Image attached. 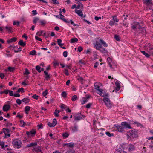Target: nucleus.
<instances>
[{"label": "nucleus", "mask_w": 153, "mask_h": 153, "mask_svg": "<svg viewBox=\"0 0 153 153\" xmlns=\"http://www.w3.org/2000/svg\"><path fill=\"white\" fill-rule=\"evenodd\" d=\"M100 83H99L98 82H96L94 84V88L96 89L97 90L99 91V90L100 88Z\"/></svg>", "instance_id": "4468645a"}, {"label": "nucleus", "mask_w": 153, "mask_h": 153, "mask_svg": "<svg viewBox=\"0 0 153 153\" xmlns=\"http://www.w3.org/2000/svg\"><path fill=\"white\" fill-rule=\"evenodd\" d=\"M8 69L9 71L13 72L14 71L15 68L14 67H9L8 68Z\"/></svg>", "instance_id": "c756f323"}, {"label": "nucleus", "mask_w": 153, "mask_h": 153, "mask_svg": "<svg viewBox=\"0 0 153 153\" xmlns=\"http://www.w3.org/2000/svg\"><path fill=\"white\" fill-rule=\"evenodd\" d=\"M16 46L17 47L16 49H18V50H15V53H18V52H20L22 51L21 47H19L18 48V46Z\"/></svg>", "instance_id": "e433bc0d"}, {"label": "nucleus", "mask_w": 153, "mask_h": 153, "mask_svg": "<svg viewBox=\"0 0 153 153\" xmlns=\"http://www.w3.org/2000/svg\"><path fill=\"white\" fill-rule=\"evenodd\" d=\"M0 145L3 149H4V150L6 151L10 152L11 149L8 147V146L7 145H4V144H0Z\"/></svg>", "instance_id": "9d476101"}, {"label": "nucleus", "mask_w": 153, "mask_h": 153, "mask_svg": "<svg viewBox=\"0 0 153 153\" xmlns=\"http://www.w3.org/2000/svg\"><path fill=\"white\" fill-rule=\"evenodd\" d=\"M97 50H99L101 52L103 53H106L107 52V51L106 50H105L104 48H103L102 47V46L101 47V48H100L99 49H97Z\"/></svg>", "instance_id": "6ab92c4d"}, {"label": "nucleus", "mask_w": 153, "mask_h": 153, "mask_svg": "<svg viewBox=\"0 0 153 153\" xmlns=\"http://www.w3.org/2000/svg\"><path fill=\"white\" fill-rule=\"evenodd\" d=\"M89 97V96H87L85 98V100L82 101V104H85L88 101Z\"/></svg>", "instance_id": "412c9836"}, {"label": "nucleus", "mask_w": 153, "mask_h": 153, "mask_svg": "<svg viewBox=\"0 0 153 153\" xmlns=\"http://www.w3.org/2000/svg\"><path fill=\"white\" fill-rule=\"evenodd\" d=\"M58 44L59 46L62 45V44L61 43L62 42V40L60 39H59L57 40V41Z\"/></svg>", "instance_id": "8fccbe9b"}, {"label": "nucleus", "mask_w": 153, "mask_h": 153, "mask_svg": "<svg viewBox=\"0 0 153 153\" xmlns=\"http://www.w3.org/2000/svg\"><path fill=\"white\" fill-rule=\"evenodd\" d=\"M77 79L78 80L80 81V82H81V83L82 84H83L82 81H83V78H82V77H79V78H78Z\"/></svg>", "instance_id": "864d4df0"}, {"label": "nucleus", "mask_w": 153, "mask_h": 153, "mask_svg": "<svg viewBox=\"0 0 153 153\" xmlns=\"http://www.w3.org/2000/svg\"><path fill=\"white\" fill-rule=\"evenodd\" d=\"M39 20V18L37 17H35L33 21V22L34 24H36L37 21Z\"/></svg>", "instance_id": "603ef678"}, {"label": "nucleus", "mask_w": 153, "mask_h": 153, "mask_svg": "<svg viewBox=\"0 0 153 153\" xmlns=\"http://www.w3.org/2000/svg\"><path fill=\"white\" fill-rule=\"evenodd\" d=\"M36 151L39 152H41V147L39 146L38 148H36L35 149Z\"/></svg>", "instance_id": "bf43d9fd"}, {"label": "nucleus", "mask_w": 153, "mask_h": 153, "mask_svg": "<svg viewBox=\"0 0 153 153\" xmlns=\"http://www.w3.org/2000/svg\"><path fill=\"white\" fill-rule=\"evenodd\" d=\"M64 146H67L70 148H72L74 146V144H64Z\"/></svg>", "instance_id": "58836bf2"}, {"label": "nucleus", "mask_w": 153, "mask_h": 153, "mask_svg": "<svg viewBox=\"0 0 153 153\" xmlns=\"http://www.w3.org/2000/svg\"><path fill=\"white\" fill-rule=\"evenodd\" d=\"M24 90L23 88L21 87L18 89L17 92L18 93L21 92L22 93H24Z\"/></svg>", "instance_id": "473e14b6"}, {"label": "nucleus", "mask_w": 153, "mask_h": 153, "mask_svg": "<svg viewBox=\"0 0 153 153\" xmlns=\"http://www.w3.org/2000/svg\"><path fill=\"white\" fill-rule=\"evenodd\" d=\"M30 109V107L29 106H26L25 107V111L26 114H27L28 113V112L29 111Z\"/></svg>", "instance_id": "393cba45"}, {"label": "nucleus", "mask_w": 153, "mask_h": 153, "mask_svg": "<svg viewBox=\"0 0 153 153\" xmlns=\"http://www.w3.org/2000/svg\"><path fill=\"white\" fill-rule=\"evenodd\" d=\"M41 68V67L39 65L36 66V69L38 71L39 73L41 72V70H40Z\"/></svg>", "instance_id": "79ce46f5"}, {"label": "nucleus", "mask_w": 153, "mask_h": 153, "mask_svg": "<svg viewBox=\"0 0 153 153\" xmlns=\"http://www.w3.org/2000/svg\"><path fill=\"white\" fill-rule=\"evenodd\" d=\"M144 3L146 5H148L150 4H152V0H145Z\"/></svg>", "instance_id": "f3484780"}, {"label": "nucleus", "mask_w": 153, "mask_h": 153, "mask_svg": "<svg viewBox=\"0 0 153 153\" xmlns=\"http://www.w3.org/2000/svg\"><path fill=\"white\" fill-rule=\"evenodd\" d=\"M56 18H59L61 20H62L63 21L65 22L66 23H69V21H67L66 19L64 18H62L61 16L59 17L58 15H55V16Z\"/></svg>", "instance_id": "a211bd4d"}, {"label": "nucleus", "mask_w": 153, "mask_h": 153, "mask_svg": "<svg viewBox=\"0 0 153 153\" xmlns=\"http://www.w3.org/2000/svg\"><path fill=\"white\" fill-rule=\"evenodd\" d=\"M64 73L67 76H68L69 74L68 71L67 69H65Z\"/></svg>", "instance_id": "13d9d810"}, {"label": "nucleus", "mask_w": 153, "mask_h": 153, "mask_svg": "<svg viewBox=\"0 0 153 153\" xmlns=\"http://www.w3.org/2000/svg\"><path fill=\"white\" fill-rule=\"evenodd\" d=\"M121 150L120 149H118L115 151V153H121Z\"/></svg>", "instance_id": "774afa93"}, {"label": "nucleus", "mask_w": 153, "mask_h": 153, "mask_svg": "<svg viewBox=\"0 0 153 153\" xmlns=\"http://www.w3.org/2000/svg\"><path fill=\"white\" fill-rule=\"evenodd\" d=\"M134 149V146H133L131 145H131L129 146V150L130 151H133Z\"/></svg>", "instance_id": "f704fd0d"}, {"label": "nucleus", "mask_w": 153, "mask_h": 153, "mask_svg": "<svg viewBox=\"0 0 153 153\" xmlns=\"http://www.w3.org/2000/svg\"><path fill=\"white\" fill-rule=\"evenodd\" d=\"M20 123L21 125V127H24L26 125V123L23 120L20 121Z\"/></svg>", "instance_id": "2f4dec72"}, {"label": "nucleus", "mask_w": 153, "mask_h": 153, "mask_svg": "<svg viewBox=\"0 0 153 153\" xmlns=\"http://www.w3.org/2000/svg\"><path fill=\"white\" fill-rule=\"evenodd\" d=\"M67 95V93L65 91H63L61 93V95L62 96L65 98L66 97Z\"/></svg>", "instance_id": "a19ab883"}, {"label": "nucleus", "mask_w": 153, "mask_h": 153, "mask_svg": "<svg viewBox=\"0 0 153 153\" xmlns=\"http://www.w3.org/2000/svg\"><path fill=\"white\" fill-rule=\"evenodd\" d=\"M115 85L116 87H115L114 91L115 92L118 91L120 89V84L119 81L118 80H117L115 82ZM114 90L113 91V92H114Z\"/></svg>", "instance_id": "f8f14e48"}, {"label": "nucleus", "mask_w": 153, "mask_h": 153, "mask_svg": "<svg viewBox=\"0 0 153 153\" xmlns=\"http://www.w3.org/2000/svg\"><path fill=\"white\" fill-rule=\"evenodd\" d=\"M30 73L29 72L28 70L26 68L25 70V72L24 73L25 75H28Z\"/></svg>", "instance_id": "5fc2aeb1"}, {"label": "nucleus", "mask_w": 153, "mask_h": 153, "mask_svg": "<svg viewBox=\"0 0 153 153\" xmlns=\"http://www.w3.org/2000/svg\"><path fill=\"white\" fill-rule=\"evenodd\" d=\"M99 91V93L98 94L100 95L101 96L104 97L106 96L108 97V94L106 93L105 91L102 89H100Z\"/></svg>", "instance_id": "423d86ee"}, {"label": "nucleus", "mask_w": 153, "mask_h": 153, "mask_svg": "<svg viewBox=\"0 0 153 153\" xmlns=\"http://www.w3.org/2000/svg\"><path fill=\"white\" fill-rule=\"evenodd\" d=\"M114 20H113V19L109 22V25L111 26H112L114 25Z\"/></svg>", "instance_id": "a18cd8bd"}, {"label": "nucleus", "mask_w": 153, "mask_h": 153, "mask_svg": "<svg viewBox=\"0 0 153 153\" xmlns=\"http://www.w3.org/2000/svg\"><path fill=\"white\" fill-rule=\"evenodd\" d=\"M77 96L76 95H74L71 99V100L72 101H75L77 100Z\"/></svg>", "instance_id": "c9c22d12"}, {"label": "nucleus", "mask_w": 153, "mask_h": 153, "mask_svg": "<svg viewBox=\"0 0 153 153\" xmlns=\"http://www.w3.org/2000/svg\"><path fill=\"white\" fill-rule=\"evenodd\" d=\"M71 128L73 132H75L77 131V127L76 126H74V127H71Z\"/></svg>", "instance_id": "4c0bfd02"}, {"label": "nucleus", "mask_w": 153, "mask_h": 153, "mask_svg": "<svg viewBox=\"0 0 153 153\" xmlns=\"http://www.w3.org/2000/svg\"><path fill=\"white\" fill-rule=\"evenodd\" d=\"M67 54H68V53H67V51H64L63 52V55L65 57H67Z\"/></svg>", "instance_id": "69168bd1"}, {"label": "nucleus", "mask_w": 153, "mask_h": 153, "mask_svg": "<svg viewBox=\"0 0 153 153\" xmlns=\"http://www.w3.org/2000/svg\"><path fill=\"white\" fill-rule=\"evenodd\" d=\"M75 12L78 14L79 16H80L81 17H82L83 15L82 11L76 10H75Z\"/></svg>", "instance_id": "dca6fc26"}, {"label": "nucleus", "mask_w": 153, "mask_h": 153, "mask_svg": "<svg viewBox=\"0 0 153 153\" xmlns=\"http://www.w3.org/2000/svg\"><path fill=\"white\" fill-rule=\"evenodd\" d=\"M68 135L69 134H68L66 132L64 133H63L62 134V136L63 137H65V138L67 137L68 136Z\"/></svg>", "instance_id": "09e8293b"}, {"label": "nucleus", "mask_w": 153, "mask_h": 153, "mask_svg": "<svg viewBox=\"0 0 153 153\" xmlns=\"http://www.w3.org/2000/svg\"><path fill=\"white\" fill-rule=\"evenodd\" d=\"M100 40H101V39L97 38L95 43L94 44V47L96 49H99V48H101V47L102 46Z\"/></svg>", "instance_id": "20e7f679"}, {"label": "nucleus", "mask_w": 153, "mask_h": 153, "mask_svg": "<svg viewBox=\"0 0 153 153\" xmlns=\"http://www.w3.org/2000/svg\"><path fill=\"white\" fill-rule=\"evenodd\" d=\"M52 1V3L53 4H59V2L57 0H51Z\"/></svg>", "instance_id": "052dcab7"}, {"label": "nucleus", "mask_w": 153, "mask_h": 153, "mask_svg": "<svg viewBox=\"0 0 153 153\" xmlns=\"http://www.w3.org/2000/svg\"><path fill=\"white\" fill-rule=\"evenodd\" d=\"M141 52L143 53V55H145V56L147 57H149L150 56V55L149 54V53H146V52L144 51H141Z\"/></svg>", "instance_id": "a878e982"}, {"label": "nucleus", "mask_w": 153, "mask_h": 153, "mask_svg": "<svg viewBox=\"0 0 153 153\" xmlns=\"http://www.w3.org/2000/svg\"><path fill=\"white\" fill-rule=\"evenodd\" d=\"M121 125L123 128H128L129 129H131V125L128 124L126 122H122L121 123Z\"/></svg>", "instance_id": "6e6552de"}, {"label": "nucleus", "mask_w": 153, "mask_h": 153, "mask_svg": "<svg viewBox=\"0 0 153 153\" xmlns=\"http://www.w3.org/2000/svg\"><path fill=\"white\" fill-rule=\"evenodd\" d=\"M107 60L108 62V64H110L111 63V62H112V60H111V59L110 57H108L107 58Z\"/></svg>", "instance_id": "4d7b16f0"}, {"label": "nucleus", "mask_w": 153, "mask_h": 153, "mask_svg": "<svg viewBox=\"0 0 153 153\" xmlns=\"http://www.w3.org/2000/svg\"><path fill=\"white\" fill-rule=\"evenodd\" d=\"M10 131V130L7 128H4L3 129V132L5 133V132H7V133H8Z\"/></svg>", "instance_id": "c85d7f7f"}, {"label": "nucleus", "mask_w": 153, "mask_h": 153, "mask_svg": "<svg viewBox=\"0 0 153 153\" xmlns=\"http://www.w3.org/2000/svg\"><path fill=\"white\" fill-rule=\"evenodd\" d=\"M131 28L135 31L141 30L144 32V30H145L144 27H141L139 22H134L132 24Z\"/></svg>", "instance_id": "f03ea898"}, {"label": "nucleus", "mask_w": 153, "mask_h": 153, "mask_svg": "<svg viewBox=\"0 0 153 153\" xmlns=\"http://www.w3.org/2000/svg\"><path fill=\"white\" fill-rule=\"evenodd\" d=\"M17 47L16 46H14L13 45H11L9 46V48L10 49L14 50L15 52V50H16Z\"/></svg>", "instance_id": "cd10ccee"}, {"label": "nucleus", "mask_w": 153, "mask_h": 153, "mask_svg": "<svg viewBox=\"0 0 153 153\" xmlns=\"http://www.w3.org/2000/svg\"><path fill=\"white\" fill-rule=\"evenodd\" d=\"M9 93L10 96H14V94H13V92L12 91L9 90Z\"/></svg>", "instance_id": "680f3d73"}, {"label": "nucleus", "mask_w": 153, "mask_h": 153, "mask_svg": "<svg viewBox=\"0 0 153 153\" xmlns=\"http://www.w3.org/2000/svg\"><path fill=\"white\" fill-rule=\"evenodd\" d=\"M43 33V31H38L36 34V35H37L39 36H40L42 35V34Z\"/></svg>", "instance_id": "6e6d98bb"}, {"label": "nucleus", "mask_w": 153, "mask_h": 153, "mask_svg": "<svg viewBox=\"0 0 153 153\" xmlns=\"http://www.w3.org/2000/svg\"><path fill=\"white\" fill-rule=\"evenodd\" d=\"M20 24V22L19 21H17L16 22L15 21H13V25H16L17 26H19Z\"/></svg>", "instance_id": "c03bdc74"}, {"label": "nucleus", "mask_w": 153, "mask_h": 153, "mask_svg": "<svg viewBox=\"0 0 153 153\" xmlns=\"http://www.w3.org/2000/svg\"><path fill=\"white\" fill-rule=\"evenodd\" d=\"M114 38L117 40V41H119L120 40V36H119L117 35H114Z\"/></svg>", "instance_id": "7c9ffc66"}, {"label": "nucleus", "mask_w": 153, "mask_h": 153, "mask_svg": "<svg viewBox=\"0 0 153 153\" xmlns=\"http://www.w3.org/2000/svg\"><path fill=\"white\" fill-rule=\"evenodd\" d=\"M48 93V90L46 89L45 91H44L42 93V95L43 96L45 97L46 96Z\"/></svg>", "instance_id": "37998d69"}, {"label": "nucleus", "mask_w": 153, "mask_h": 153, "mask_svg": "<svg viewBox=\"0 0 153 153\" xmlns=\"http://www.w3.org/2000/svg\"><path fill=\"white\" fill-rule=\"evenodd\" d=\"M137 133V131L135 129L130 131L127 134L128 140H132L134 137H138Z\"/></svg>", "instance_id": "7ed1b4c3"}, {"label": "nucleus", "mask_w": 153, "mask_h": 153, "mask_svg": "<svg viewBox=\"0 0 153 153\" xmlns=\"http://www.w3.org/2000/svg\"><path fill=\"white\" fill-rule=\"evenodd\" d=\"M104 101L105 105L107 107L110 108L111 106V104L110 103V100L107 98H104L103 99Z\"/></svg>", "instance_id": "0eeeda50"}, {"label": "nucleus", "mask_w": 153, "mask_h": 153, "mask_svg": "<svg viewBox=\"0 0 153 153\" xmlns=\"http://www.w3.org/2000/svg\"><path fill=\"white\" fill-rule=\"evenodd\" d=\"M5 28L6 29V31L8 32H12L13 31L12 30V27L8 26H6L5 27Z\"/></svg>", "instance_id": "5701e85b"}, {"label": "nucleus", "mask_w": 153, "mask_h": 153, "mask_svg": "<svg viewBox=\"0 0 153 153\" xmlns=\"http://www.w3.org/2000/svg\"><path fill=\"white\" fill-rule=\"evenodd\" d=\"M106 134L109 137L113 136H114V134L113 133H110V132L108 131L106 132H105Z\"/></svg>", "instance_id": "ea45409f"}, {"label": "nucleus", "mask_w": 153, "mask_h": 153, "mask_svg": "<svg viewBox=\"0 0 153 153\" xmlns=\"http://www.w3.org/2000/svg\"><path fill=\"white\" fill-rule=\"evenodd\" d=\"M114 126H115V129L116 130H118V131L122 132L124 131V128L122 126H120L117 125H115Z\"/></svg>", "instance_id": "9b49d317"}, {"label": "nucleus", "mask_w": 153, "mask_h": 153, "mask_svg": "<svg viewBox=\"0 0 153 153\" xmlns=\"http://www.w3.org/2000/svg\"><path fill=\"white\" fill-rule=\"evenodd\" d=\"M10 108V106L9 105L6 104L4 105L3 107V110L4 111H8Z\"/></svg>", "instance_id": "ddd939ff"}, {"label": "nucleus", "mask_w": 153, "mask_h": 153, "mask_svg": "<svg viewBox=\"0 0 153 153\" xmlns=\"http://www.w3.org/2000/svg\"><path fill=\"white\" fill-rule=\"evenodd\" d=\"M78 51L79 52H80L83 50V48L81 46H79L78 48Z\"/></svg>", "instance_id": "e2e57ef3"}, {"label": "nucleus", "mask_w": 153, "mask_h": 153, "mask_svg": "<svg viewBox=\"0 0 153 153\" xmlns=\"http://www.w3.org/2000/svg\"><path fill=\"white\" fill-rule=\"evenodd\" d=\"M85 116L82 115L81 113H76L74 116V120H75L78 121L81 119L82 117H85Z\"/></svg>", "instance_id": "39448f33"}, {"label": "nucleus", "mask_w": 153, "mask_h": 153, "mask_svg": "<svg viewBox=\"0 0 153 153\" xmlns=\"http://www.w3.org/2000/svg\"><path fill=\"white\" fill-rule=\"evenodd\" d=\"M21 100L19 99H17L16 100V103L18 105H20L21 104Z\"/></svg>", "instance_id": "49530a36"}, {"label": "nucleus", "mask_w": 153, "mask_h": 153, "mask_svg": "<svg viewBox=\"0 0 153 153\" xmlns=\"http://www.w3.org/2000/svg\"><path fill=\"white\" fill-rule=\"evenodd\" d=\"M44 73L45 75V78L47 80H48L50 78V74H48V73L46 71H44Z\"/></svg>", "instance_id": "aec40b11"}, {"label": "nucleus", "mask_w": 153, "mask_h": 153, "mask_svg": "<svg viewBox=\"0 0 153 153\" xmlns=\"http://www.w3.org/2000/svg\"><path fill=\"white\" fill-rule=\"evenodd\" d=\"M21 101L22 102H24L25 103H27L30 102V100L27 98H25L22 100Z\"/></svg>", "instance_id": "b1692460"}, {"label": "nucleus", "mask_w": 153, "mask_h": 153, "mask_svg": "<svg viewBox=\"0 0 153 153\" xmlns=\"http://www.w3.org/2000/svg\"><path fill=\"white\" fill-rule=\"evenodd\" d=\"M18 44L24 47L26 43V42H24L23 40H20Z\"/></svg>", "instance_id": "2eb2a0df"}, {"label": "nucleus", "mask_w": 153, "mask_h": 153, "mask_svg": "<svg viewBox=\"0 0 153 153\" xmlns=\"http://www.w3.org/2000/svg\"><path fill=\"white\" fill-rule=\"evenodd\" d=\"M91 105L92 104L89 103L86 105L85 107L87 108H89L91 107Z\"/></svg>", "instance_id": "0e129e2a"}, {"label": "nucleus", "mask_w": 153, "mask_h": 153, "mask_svg": "<svg viewBox=\"0 0 153 153\" xmlns=\"http://www.w3.org/2000/svg\"><path fill=\"white\" fill-rule=\"evenodd\" d=\"M78 40L77 38H74L71 39L70 42L71 43H73L77 42Z\"/></svg>", "instance_id": "4be33fe9"}, {"label": "nucleus", "mask_w": 153, "mask_h": 153, "mask_svg": "<svg viewBox=\"0 0 153 153\" xmlns=\"http://www.w3.org/2000/svg\"><path fill=\"white\" fill-rule=\"evenodd\" d=\"M12 143H22L21 141L18 139L14 140Z\"/></svg>", "instance_id": "bb28decb"}, {"label": "nucleus", "mask_w": 153, "mask_h": 153, "mask_svg": "<svg viewBox=\"0 0 153 153\" xmlns=\"http://www.w3.org/2000/svg\"><path fill=\"white\" fill-rule=\"evenodd\" d=\"M4 73H0V77L2 79L4 78Z\"/></svg>", "instance_id": "338daca9"}, {"label": "nucleus", "mask_w": 153, "mask_h": 153, "mask_svg": "<svg viewBox=\"0 0 153 153\" xmlns=\"http://www.w3.org/2000/svg\"><path fill=\"white\" fill-rule=\"evenodd\" d=\"M57 123L56 119V118H54L53 120L52 123L51 124L50 122H49L48 123V125L50 127H53L55 126Z\"/></svg>", "instance_id": "1a4fd4ad"}, {"label": "nucleus", "mask_w": 153, "mask_h": 153, "mask_svg": "<svg viewBox=\"0 0 153 153\" xmlns=\"http://www.w3.org/2000/svg\"><path fill=\"white\" fill-rule=\"evenodd\" d=\"M36 133V131L35 130L32 129L30 131H27L26 134L27 135L28 138L25 137L23 139V142L25 143L29 142L30 140V138L31 137H34Z\"/></svg>", "instance_id": "f257e3e1"}, {"label": "nucleus", "mask_w": 153, "mask_h": 153, "mask_svg": "<svg viewBox=\"0 0 153 153\" xmlns=\"http://www.w3.org/2000/svg\"><path fill=\"white\" fill-rule=\"evenodd\" d=\"M70 23L72 24L74 26H79V25L77 24H75L74 22L72 20H70Z\"/></svg>", "instance_id": "de8ad7c7"}, {"label": "nucleus", "mask_w": 153, "mask_h": 153, "mask_svg": "<svg viewBox=\"0 0 153 153\" xmlns=\"http://www.w3.org/2000/svg\"><path fill=\"white\" fill-rule=\"evenodd\" d=\"M101 42V44H102L103 46L105 47H107L108 46V45L102 39L101 40H100Z\"/></svg>", "instance_id": "72a5a7b5"}, {"label": "nucleus", "mask_w": 153, "mask_h": 153, "mask_svg": "<svg viewBox=\"0 0 153 153\" xmlns=\"http://www.w3.org/2000/svg\"><path fill=\"white\" fill-rule=\"evenodd\" d=\"M36 52L35 50H32L30 52V54L31 55H35L36 54Z\"/></svg>", "instance_id": "3c124183"}]
</instances>
